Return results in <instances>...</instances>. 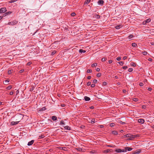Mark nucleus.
Instances as JSON below:
<instances>
[{
    "instance_id": "obj_1",
    "label": "nucleus",
    "mask_w": 154,
    "mask_h": 154,
    "mask_svg": "<svg viewBox=\"0 0 154 154\" xmlns=\"http://www.w3.org/2000/svg\"><path fill=\"white\" fill-rule=\"evenodd\" d=\"M126 137H128L127 139V140H132L134 138L139 137V135L138 134L133 135L131 134H127L126 135Z\"/></svg>"
},
{
    "instance_id": "obj_2",
    "label": "nucleus",
    "mask_w": 154,
    "mask_h": 154,
    "mask_svg": "<svg viewBox=\"0 0 154 154\" xmlns=\"http://www.w3.org/2000/svg\"><path fill=\"white\" fill-rule=\"evenodd\" d=\"M17 23L18 21L15 20L12 22H8V24L11 25H13L16 24Z\"/></svg>"
},
{
    "instance_id": "obj_3",
    "label": "nucleus",
    "mask_w": 154,
    "mask_h": 154,
    "mask_svg": "<svg viewBox=\"0 0 154 154\" xmlns=\"http://www.w3.org/2000/svg\"><path fill=\"white\" fill-rule=\"evenodd\" d=\"M115 152L118 153L125 152V150H124V149H116L115 150Z\"/></svg>"
},
{
    "instance_id": "obj_4",
    "label": "nucleus",
    "mask_w": 154,
    "mask_h": 154,
    "mask_svg": "<svg viewBox=\"0 0 154 154\" xmlns=\"http://www.w3.org/2000/svg\"><path fill=\"white\" fill-rule=\"evenodd\" d=\"M6 11L7 10L6 8H2L0 9V14L5 13Z\"/></svg>"
},
{
    "instance_id": "obj_5",
    "label": "nucleus",
    "mask_w": 154,
    "mask_h": 154,
    "mask_svg": "<svg viewBox=\"0 0 154 154\" xmlns=\"http://www.w3.org/2000/svg\"><path fill=\"white\" fill-rule=\"evenodd\" d=\"M124 148V150H125V152H126L127 150H128V151H130L132 149V148H130L129 147H125Z\"/></svg>"
},
{
    "instance_id": "obj_6",
    "label": "nucleus",
    "mask_w": 154,
    "mask_h": 154,
    "mask_svg": "<svg viewBox=\"0 0 154 154\" xmlns=\"http://www.w3.org/2000/svg\"><path fill=\"white\" fill-rule=\"evenodd\" d=\"M11 13H12V12L11 11H8V12H7L5 13V14H3L2 16H3V17H5L6 16H7L8 15H10Z\"/></svg>"
},
{
    "instance_id": "obj_7",
    "label": "nucleus",
    "mask_w": 154,
    "mask_h": 154,
    "mask_svg": "<svg viewBox=\"0 0 154 154\" xmlns=\"http://www.w3.org/2000/svg\"><path fill=\"white\" fill-rule=\"evenodd\" d=\"M138 122L141 123V124H143L144 122V120L143 119H140L138 120Z\"/></svg>"
},
{
    "instance_id": "obj_8",
    "label": "nucleus",
    "mask_w": 154,
    "mask_h": 154,
    "mask_svg": "<svg viewBox=\"0 0 154 154\" xmlns=\"http://www.w3.org/2000/svg\"><path fill=\"white\" fill-rule=\"evenodd\" d=\"M19 121L17 122H11V125H16L18 123Z\"/></svg>"
},
{
    "instance_id": "obj_9",
    "label": "nucleus",
    "mask_w": 154,
    "mask_h": 154,
    "mask_svg": "<svg viewBox=\"0 0 154 154\" xmlns=\"http://www.w3.org/2000/svg\"><path fill=\"white\" fill-rule=\"evenodd\" d=\"M34 142V140H32L28 143L27 144V145L29 146H31L32 144Z\"/></svg>"
},
{
    "instance_id": "obj_10",
    "label": "nucleus",
    "mask_w": 154,
    "mask_h": 154,
    "mask_svg": "<svg viewBox=\"0 0 154 154\" xmlns=\"http://www.w3.org/2000/svg\"><path fill=\"white\" fill-rule=\"evenodd\" d=\"M85 99L86 101H89L90 100V98L89 97H84V98H82L83 100Z\"/></svg>"
},
{
    "instance_id": "obj_11",
    "label": "nucleus",
    "mask_w": 154,
    "mask_h": 154,
    "mask_svg": "<svg viewBox=\"0 0 154 154\" xmlns=\"http://www.w3.org/2000/svg\"><path fill=\"white\" fill-rule=\"evenodd\" d=\"M64 128L66 129L70 130H71V128L68 126H66L64 127Z\"/></svg>"
},
{
    "instance_id": "obj_12",
    "label": "nucleus",
    "mask_w": 154,
    "mask_h": 154,
    "mask_svg": "<svg viewBox=\"0 0 154 154\" xmlns=\"http://www.w3.org/2000/svg\"><path fill=\"white\" fill-rule=\"evenodd\" d=\"M151 21V19H148L146 20L145 21H144L143 23L144 24H146V23H148L150 22Z\"/></svg>"
},
{
    "instance_id": "obj_13",
    "label": "nucleus",
    "mask_w": 154,
    "mask_h": 154,
    "mask_svg": "<svg viewBox=\"0 0 154 154\" xmlns=\"http://www.w3.org/2000/svg\"><path fill=\"white\" fill-rule=\"evenodd\" d=\"M104 3V1L103 0H99L98 2V3L99 5H102Z\"/></svg>"
},
{
    "instance_id": "obj_14",
    "label": "nucleus",
    "mask_w": 154,
    "mask_h": 154,
    "mask_svg": "<svg viewBox=\"0 0 154 154\" xmlns=\"http://www.w3.org/2000/svg\"><path fill=\"white\" fill-rule=\"evenodd\" d=\"M51 119L53 121H56L57 120V117L55 116H52Z\"/></svg>"
},
{
    "instance_id": "obj_15",
    "label": "nucleus",
    "mask_w": 154,
    "mask_h": 154,
    "mask_svg": "<svg viewBox=\"0 0 154 154\" xmlns=\"http://www.w3.org/2000/svg\"><path fill=\"white\" fill-rule=\"evenodd\" d=\"M122 26V25H117L115 26V27L116 29H119L120 27H121Z\"/></svg>"
},
{
    "instance_id": "obj_16",
    "label": "nucleus",
    "mask_w": 154,
    "mask_h": 154,
    "mask_svg": "<svg viewBox=\"0 0 154 154\" xmlns=\"http://www.w3.org/2000/svg\"><path fill=\"white\" fill-rule=\"evenodd\" d=\"M112 134L114 135H117L118 134V132L117 131H112Z\"/></svg>"
},
{
    "instance_id": "obj_17",
    "label": "nucleus",
    "mask_w": 154,
    "mask_h": 154,
    "mask_svg": "<svg viewBox=\"0 0 154 154\" xmlns=\"http://www.w3.org/2000/svg\"><path fill=\"white\" fill-rule=\"evenodd\" d=\"M94 17L95 18L97 19L100 18V16L99 15L97 14H95Z\"/></svg>"
},
{
    "instance_id": "obj_18",
    "label": "nucleus",
    "mask_w": 154,
    "mask_h": 154,
    "mask_svg": "<svg viewBox=\"0 0 154 154\" xmlns=\"http://www.w3.org/2000/svg\"><path fill=\"white\" fill-rule=\"evenodd\" d=\"M46 109L45 107H42V108H41V109H40L39 110V111H44V110H45Z\"/></svg>"
},
{
    "instance_id": "obj_19",
    "label": "nucleus",
    "mask_w": 154,
    "mask_h": 154,
    "mask_svg": "<svg viewBox=\"0 0 154 154\" xmlns=\"http://www.w3.org/2000/svg\"><path fill=\"white\" fill-rule=\"evenodd\" d=\"M91 0H87L85 2V4L88 5L90 2Z\"/></svg>"
},
{
    "instance_id": "obj_20",
    "label": "nucleus",
    "mask_w": 154,
    "mask_h": 154,
    "mask_svg": "<svg viewBox=\"0 0 154 154\" xmlns=\"http://www.w3.org/2000/svg\"><path fill=\"white\" fill-rule=\"evenodd\" d=\"M60 125H65V122H64L63 121V120H61L60 122Z\"/></svg>"
},
{
    "instance_id": "obj_21",
    "label": "nucleus",
    "mask_w": 154,
    "mask_h": 154,
    "mask_svg": "<svg viewBox=\"0 0 154 154\" xmlns=\"http://www.w3.org/2000/svg\"><path fill=\"white\" fill-rule=\"evenodd\" d=\"M131 99L134 101L135 102H137L138 100V99L137 98H132Z\"/></svg>"
},
{
    "instance_id": "obj_22",
    "label": "nucleus",
    "mask_w": 154,
    "mask_h": 154,
    "mask_svg": "<svg viewBox=\"0 0 154 154\" xmlns=\"http://www.w3.org/2000/svg\"><path fill=\"white\" fill-rule=\"evenodd\" d=\"M9 82V80H6L3 82L4 84L5 85H7L8 83Z\"/></svg>"
},
{
    "instance_id": "obj_23",
    "label": "nucleus",
    "mask_w": 154,
    "mask_h": 154,
    "mask_svg": "<svg viewBox=\"0 0 154 154\" xmlns=\"http://www.w3.org/2000/svg\"><path fill=\"white\" fill-rule=\"evenodd\" d=\"M86 51L85 50H83L82 49H81L79 50V52L80 53H85V52Z\"/></svg>"
},
{
    "instance_id": "obj_24",
    "label": "nucleus",
    "mask_w": 154,
    "mask_h": 154,
    "mask_svg": "<svg viewBox=\"0 0 154 154\" xmlns=\"http://www.w3.org/2000/svg\"><path fill=\"white\" fill-rule=\"evenodd\" d=\"M131 66H136V64L133 62L131 63Z\"/></svg>"
},
{
    "instance_id": "obj_25",
    "label": "nucleus",
    "mask_w": 154,
    "mask_h": 154,
    "mask_svg": "<svg viewBox=\"0 0 154 154\" xmlns=\"http://www.w3.org/2000/svg\"><path fill=\"white\" fill-rule=\"evenodd\" d=\"M132 46L134 47H136L137 46V45L135 43H133L132 44Z\"/></svg>"
},
{
    "instance_id": "obj_26",
    "label": "nucleus",
    "mask_w": 154,
    "mask_h": 154,
    "mask_svg": "<svg viewBox=\"0 0 154 154\" xmlns=\"http://www.w3.org/2000/svg\"><path fill=\"white\" fill-rule=\"evenodd\" d=\"M95 122V120L94 119H92L91 122V123L92 124H94Z\"/></svg>"
},
{
    "instance_id": "obj_27",
    "label": "nucleus",
    "mask_w": 154,
    "mask_h": 154,
    "mask_svg": "<svg viewBox=\"0 0 154 154\" xmlns=\"http://www.w3.org/2000/svg\"><path fill=\"white\" fill-rule=\"evenodd\" d=\"M119 122L122 125H124L125 124V122H122V121L120 120L119 121Z\"/></svg>"
},
{
    "instance_id": "obj_28",
    "label": "nucleus",
    "mask_w": 154,
    "mask_h": 154,
    "mask_svg": "<svg viewBox=\"0 0 154 154\" xmlns=\"http://www.w3.org/2000/svg\"><path fill=\"white\" fill-rule=\"evenodd\" d=\"M140 151H136L134 153V154H138L140 153Z\"/></svg>"
},
{
    "instance_id": "obj_29",
    "label": "nucleus",
    "mask_w": 154,
    "mask_h": 154,
    "mask_svg": "<svg viewBox=\"0 0 154 154\" xmlns=\"http://www.w3.org/2000/svg\"><path fill=\"white\" fill-rule=\"evenodd\" d=\"M13 71L12 70H9L8 71V73L9 74H11L12 73Z\"/></svg>"
},
{
    "instance_id": "obj_30",
    "label": "nucleus",
    "mask_w": 154,
    "mask_h": 154,
    "mask_svg": "<svg viewBox=\"0 0 154 154\" xmlns=\"http://www.w3.org/2000/svg\"><path fill=\"white\" fill-rule=\"evenodd\" d=\"M56 51H53L51 53V55H54L56 53Z\"/></svg>"
},
{
    "instance_id": "obj_31",
    "label": "nucleus",
    "mask_w": 154,
    "mask_h": 154,
    "mask_svg": "<svg viewBox=\"0 0 154 154\" xmlns=\"http://www.w3.org/2000/svg\"><path fill=\"white\" fill-rule=\"evenodd\" d=\"M44 137V135H42L39 136V137L38 138H39V139L42 138H43Z\"/></svg>"
},
{
    "instance_id": "obj_32",
    "label": "nucleus",
    "mask_w": 154,
    "mask_h": 154,
    "mask_svg": "<svg viewBox=\"0 0 154 154\" xmlns=\"http://www.w3.org/2000/svg\"><path fill=\"white\" fill-rule=\"evenodd\" d=\"M133 37V35H130L128 37V38L129 39H130L131 38Z\"/></svg>"
},
{
    "instance_id": "obj_33",
    "label": "nucleus",
    "mask_w": 154,
    "mask_h": 154,
    "mask_svg": "<svg viewBox=\"0 0 154 154\" xmlns=\"http://www.w3.org/2000/svg\"><path fill=\"white\" fill-rule=\"evenodd\" d=\"M87 72L89 73H91L92 72V70L91 69H88L87 70Z\"/></svg>"
},
{
    "instance_id": "obj_34",
    "label": "nucleus",
    "mask_w": 154,
    "mask_h": 154,
    "mask_svg": "<svg viewBox=\"0 0 154 154\" xmlns=\"http://www.w3.org/2000/svg\"><path fill=\"white\" fill-rule=\"evenodd\" d=\"M11 88H12L11 86V85H10V86H8L7 88V89H8L9 90V89H11Z\"/></svg>"
},
{
    "instance_id": "obj_35",
    "label": "nucleus",
    "mask_w": 154,
    "mask_h": 154,
    "mask_svg": "<svg viewBox=\"0 0 154 154\" xmlns=\"http://www.w3.org/2000/svg\"><path fill=\"white\" fill-rule=\"evenodd\" d=\"M107 59L106 58H103L102 59V61L103 62L104 61L106 60Z\"/></svg>"
},
{
    "instance_id": "obj_36",
    "label": "nucleus",
    "mask_w": 154,
    "mask_h": 154,
    "mask_svg": "<svg viewBox=\"0 0 154 154\" xmlns=\"http://www.w3.org/2000/svg\"><path fill=\"white\" fill-rule=\"evenodd\" d=\"M133 70V69L132 68H130L128 69V71L129 72H131Z\"/></svg>"
},
{
    "instance_id": "obj_37",
    "label": "nucleus",
    "mask_w": 154,
    "mask_h": 154,
    "mask_svg": "<svg viewBox=\"0 0 154 154\" xmlns=\"http://www.w3.org/2000/svg\"><path fill=\"white\" fill-rule=\"evenodd\" d=\"M97 63H93L92 65V67L96 66H97Z\"/></svg>"
},
{
    "instance_id": "obj_38",
    "label": "nucleus",
    "mask_w": 154,
    "mask_h": 154,
    "mask_svg": "<svg viewBox=\"0 0 154 154\" xmlns=\"http://www.w3.org/2000/svg\"><path fill=\"white\" fill-rule=\"evenodd\" d=\"M119 63L120 65L122 66V65L124 64V63L122 61L119 62Z\"/></svg>"
},
{
    "instance_id": "obj_39",
    "label": "nucleus",
    "mask_w": 154,
    "mask_h": 154,
    "mask_svg": "<svg viewBox=\"0 0 154 154\" xmlns=\"http://www.w3.org/2000/svg\"><path fill=\"white\" fill-rule=\"evenodd\" d=\"M101 73H98L97 74V76L98 77H100L101 76Z\"/></svg>"
},
{
    "instance_id": "obj_40",
    "label": "nucleus",
    "mask_w": 154,
    "mask_h": 154,
    "mask_svg": "<svg viewBox=\"0 0 154 154\" xmlns=\"http://www.w3.org/2000/svg\"><path fill=\"white\" fill-rule=\"evenodd\" d=\"M142 54L144 55H146L147 54V52L146 51H144L142 52Z\"/></svg>"
},
{
    "instance_id": "obj_41",
    "label": "nucleus",
    "mask_w": 154,
    "mask_h": 154,
    "mask_svg": "<svg viewBox=\"0 0 154 154\" xmlns=\"http://www.w3.org/2000/svg\"><path fill=\"white\" fill-rule=\"evenodd\" d=\"M105 152H110V150L108 149L105 150Z\"/></svg>"
},
{
    "instance_id": "obj_42",
    "label": "nucleus",
    "mask_w": 154,
    "mask_h": 154,
    "mask_svg": "<svg viewBox=\"0 0 154 154\" xmlns=\"http://www.w3.org/2000/svg\"><path fill=\"white\" fill-rule=\"evenodd\" d=\"M115 124L114 123H111L110 124V126L111 127H113L114 126Z\"/></svg>"
},
{
    "instance_id": "obj_43",
    "label": "nucleus",
    "mask_w": 154,
    "mask_h": 154,
    "mask_svg": "<svg viewBox=\"0 0 154 154\" xmlns=\"http://www.w3.org/2000/svg\"><path fill=\"white\" fill-rule=\"evenodd\" d=\"M116 60L118 61H120L121 60V57H118L117 58Z\"/></svg>"
},
{
    "instance_id": "obj_44",
    "label": "nucleus",
    "mask_w": 154,
    "mask_h": 154,
    "mask_svg": "<svg viewBox=\"0 0 154 154\" xmlns=\"http://www.w3.org/2000/svg\"><path fill=\"white\" fill-rule=\"evenodd\" d=\"M146 107V105H143L142 106V108L143 109H145Z\"/></svg>"
},
{
    "instance_id": "obj_45",
    "label": "nucleus",
    "mask_w": 154,
    "mask_h": 154,
    "mask_svg": "<svg viewBox=\"0 0 154 154\" xmlns=\"http://www.w3.org/2000/svg\"><path fill=\"white\" fill-rule=\"evenodd\" d=\"M76 149H77V150H79V151H82V149H81V148H79H79H76Z\"/></svg>"
},
{
    "instance_id": "obj_46",
    "label": "nucleus",
    "mask_w": 154,
    "mask_h": 154,
    "mask_svg": "<svg viewBox=\"0 0 154 154\" xmlns=\"http://www.w3.org/2000/svg\"><path fill=\"white\" fill-rule=\"evenodd\" d=\"M91 82H88L87 84V85L88 86H89L91 85Z\"/></svg>"
},
{
    "instance_id": "obj_47",
    "label": "nucleus",
    "mask_w": 154,
    "mask_h": 154,
    "mask_svg": "<svg viewBox=\"0 0 154 154\" xmlns=\"http://www.w3.org/2000/svg\"><path fill=\"white\" fill-rule=\"evenodd\" d=\"M75 13H72L71 14V15L72 16H74L75 15Z\"/></svg>"
},
{
    "instance_id": "obj_48",
    "label": "nucleus",
    "mask_w": 154,
    "mask_h": 154,
    "mask_svg": "<svg viewBox=\"0 0 154 154\" xmlns=\"http://www.w3.org/2000/svg\"><path fill=\"white\" fill-rule=\"evenodd\" d=\"M97 80L96 79H94L93 80V82L94 83H96L97 82Z\"/></svg>"
},
{
    "instance_id": "obj_49",
    "label": "nucleus",
    "mask_w": 154,
    "mask_h": 154,
    "mask_svg": "<svg viewBox=\"0 0 154 154\" xmlns=\"http://www.w3.org/2000/svg\"><path fill=\"white\" fill-rule=\"evenodd\" d=\"M91 87H94L95 86V85L94 84H92L91 85Z\"/></svg>"
},
{
    "instance_id": "obj_50",
    "label": "nucleus",
    "mask_w": 154,
    "mask_h": 154,
    "mask_svg": "<svg viewBox=\"0 0 154 154\" xmlns=\"http://www.w3.org/2000/svg\"><path fill=\"white\" fill-rule=\"evenodd\" d=\"M17 0H12L10 1V3H12L16 1Z\"/></svg>"
},
{
    "instance_id": "obj_51",
    "label": "nucleus",
    "mask_w": 154,
    "mask_h": 154,
    "mask_svg": "<svg viewBox=\"0 0 154 154\" xmlns=\"http://www.w3.org/2000/svg\"><path fill=\"white\" fill-rule=\"evenodd\" d=\"M143 83H142V82H140V84H139V85L140 86H142L143 85Z\"/></svg>"
},
{
    "instance_id": "obj_52",
    "label": "nucleus",
    "mask_w": 154,
    "mask_h": 154,
    "mask_svg": "<svg viewBox=\"0 0 154 154\" xmlns=\"http://www.w3.org/2000/svg\"><path fill=\"white\" fill-rule=\"evenodd\" d=\"M123 69H126L127 68V66H124L122 67Z\"/></svg>"
},
{
    "instance_id": "obj_53",
    "label": "nucleus",
    "mask_w": 154,
    "mask_h": 154,
    "mask_svg": "<svg viewBox=\"0 0 154 154\" xmlns=\"http://www.w3.org/2000/svg\"><path fill=\"white\" fill-rule=\"evenodd\" d=\"M112 60H109V63H112Z\"/></svg>"
},
{
    "instance_id": "obj_54",
    "label": "nucleus",
    "mask_w": 154,
    "mask_h": 154,
    "mask_svg": "<svg viewBox=\"0 0 154 154\" xmlns=\"http://www.w3.org/2000/svg\"><path fill=\"white\" fill-rule=\"evenodd\" d=\"M103 85H106V82H103Z\"/></svg>"
},
{
    "instance_id": "obj_55",
    "label": "nucleus",
    "mask_w": 154,
    "mask_h": 154,
    "mask_svg": "<svg viewBox=\"0 0 154 154\" xmlns=\"http://www.w3.org/2000/svg\"><path fill=\"white\" fill-rule=\"evenodd\" d=\"M94 107L93 106H91V107H90V108L91 109H94Z\"/></svg>"
},
{
    "instance_id": "obj_56",
    "label": "nucleus",
    "mask_w": 154,
    "mask_h": 154,
    "mask_svg": "<svg viewBox=\"0 0 154 154\" xmlns=\"http://www.w3.org/2000/svg\"><path fill=\"white\" fill-rule=\"evenodd\" d=\"M24 71V70L23 69H21V70H20V73H22V72H23Z\"/></svg>"
},
{
    "instance_id": "obj_57",
    "label": "nucleus",
    "mask_w": 154,
    "mask_h": 154,
    "mask_svg": "<svg viewBox=\"0 0 154 154\" xmlns=\"http://www.w3.org/2000/svg\"><path fill=\"white\" fill-rule=\"evenodd\" d=\"M104 126L103 125H99V127L101 128H102Z\"/></svg>"
},
{
    "instance_id": "obj_58",
    "label": "nucleus",
    "mask_w": 154,
    "mask_h": 154,
    "mask_svg": "<svg viewBox=\"0 0 154 154\" xmlns=\"http://www.w3.org/2000/svg\"><path fill=\"white\" fill-rule=\"evenodd\" d=\"M96 70L97 72H99L100 71V69L99 68H97L96 69Z\"/></svg>"
},
{
    "instance_id": "obj_59",
    "label": "nucleus",
    "mask_w": 154,
    "mask_h": 154,
    "mask_svg": "<svg viewBox=\"0 0 154 154\" xmlns=\"http://www.w3.org/2000/svg\"><path fill=\"white\" fill-rule=\"evenodd\" d=\"M13 93H13V92H11L10 93V95H13Z\"/></svg>"
},
{
    "instance_id": "obj_60",
    "label": "nucleus",
    "mask_w": 154,
    "mask_h": 154,
    "mask_svg": "<svg viewBox=\"0 0 154 154\" xmlns=\"http://www.w3.org/2000/svg\"><path fill=\"white\" fill-rule=\"evenodd\" d=\"M127 57L125 56V57H123V59L125 60L126 59H127Z\"/></svg>"
},
{
    "instance_id": "obj_61",
    "label": "nucleus",
    "mask_w": 154,
    "mask_h": 154,
    "mask_svg": "<svg viewBox=\"0 0 154 154\" xmlns=\"http://www.w3.org/2000/svg\"><path fill=\"white\" fill-rule=\"evenodd\" d=\"M148 60L149 61H152V59L151 58H149L148 59Z\"/></svg>"
},
{
    "instance_id": "obj_62",
    "label": "nucleus",
    "mask_w": 154,
    "mask_h": 154,
    "mask_svg": "<svg viewBox=\"0 0 154 154\" xmlns=\"http://www.w3.org/2000/svg\"><path fill=\"white\" fill-rule=\"evenodd\" d=\"M125 136H126V135H123V136H122V138H126V137Z\"/></svg>"
},
{
    "instance_id": "obj_63",
    "label": "nucleus",
    "mask_w": 154,
    "mask_h": 154,
    "mask_svg": "<svg viewBox=\"0 0 154 154\" xmlns=\"http://www.w3.org/2000/svg\"><path fill=\"white\" fill-rule=\"evenodd\" d=\"M19 92V91H18V90H17V91H16V95H17V94H18Z\"/></svg>"
},
{
    "instance_id": "obj_64",
    "label": "nucleus",
    "mask_w": 154,
    "mask_h": 154,
    "mask_svg": "<svg viewBox=\"0 0 154 154\" xmlns=\"http://www.w3.org/2000/svg\"><path fill=\"white\" fill-rule=\"evenodd\" d=\"M91 76H88V77L87 78H88V79H91Z\"/></svg>"
}]
</instances>
